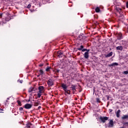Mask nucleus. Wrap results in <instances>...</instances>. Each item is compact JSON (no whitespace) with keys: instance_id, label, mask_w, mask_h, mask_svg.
I'll use <instances>...</instances> for the list:
<instances>
[{"instance_id":"f257e3e1","label":"nucleus","mask_w":128,"mask_h":128,"mask_svg":"<svg viewBox=\"0 0 128 128\" xmlns=\"http://www.w3.org/2000/svg\"><path fill=\"white\" fill-rule=\"evenodd\" d=\"M100 120L102 122H103V124H104V122H106V121L108 120V118L106 116H100Z\"/></svg>"},{"instance_id":"f03ea898","label":"nucleus","mask_w":128,"mask_h":128,"mask_svg":"<svg viewBox=\"0 0 128 128\" xmlns=\"http://www.w3.org/2000/svg\"><path fill=\"white\" fill-rule=\"evenodd\" d=\"M24 108H26V110H30V108H32V104H26L24 106Z\"/></svg>"},{"instance_id":"7ed1b4c3","label":"nucleus","mask_w":128,"mask_h":128,"mask_svg":"<svg viewBox=\"0 0 128 128\" xmlns=\"http://www.w3.org/2000/svg\"><path fill=\"white\" fill-rule=\"evenodd\" d=\"M48 84L50 86H54V80H52V79H50L48 81Z\"/></svg>"},{"instance_id":"20e7f679","label":"nucleus","mask_w":128,"mask_h":128,"mask_svg":"<svg viewBox=\"0 0 128 128\" xmlns=\"http://www.w3.org/2000/svg\"><path fill=\"white\" fill-rule=\"evenodd\" d=\"M28 92H32V94H34V92H36V90H34V87H30L28 90Z\"/></svg>"},{"instance_id":"39448f33","label":"nucleus","mask_w":128,"mask_h":128,"mask_svg":"<svg viewBox=\"0 0 128 128\" xmlns=\"http://www.w3.org/2000/svg\"><path fill=\"white\" fill-rule=\"evenodd\" d=\"M88 52H90V50H88V51L84 54V56L85 58H88V56H90L88 55Z\"/></svg>"},{"instance_id":"423d86ee","label":"nucleus","mask_w":128,"mask_h":128,"mask_svg":"<svg viewBox=\"0 0 128 128\" xmlns=\"http://www.w3.org/2000/svg\"><path fill=\"white\" fill-rule=\"evenodd\" d=\"M114 126V121L112 120H110L108 122V128H112Z\"/></svg>"},{"instance_id":"0eeeda50","label":"nucleus","mask_w":128,"mask_h":128,"mask_svg":"<svg viewBox=\"0 0 128 128\" xmlns=\"http://www.w3.org/2000/svg\"><path fill=\"white\" fill-rule=\"evenodd\" d=\"M44 86H40L38 87V90L39 92H40V94H42V92H44Z\"/></svg>"},{"instance_id":"6e6552de","label":"nucleus","mask_w":128,"mask_h":128,"mask_svg":"<svg viewBox=\"0 0 128 128\" xmlns=\"http://www.w3.org/2000/svg\"><path fill=\"white\" fill-rule=\"evenodd\" d=\"M76 86L74 85H72V86L70 87V88H72L73 94H74L76 92Z\"/></svg>"},{"instance_id":"1a4fd4ad","label":"nucleus","mask_w":128,"mask_h":128,"mask_svg":"<svg viewBox=\"0 0 128 128\" xmlns=\"http://www.w3.org/2000/svg\"><path fill=\"white\" fill-rule=\"evenodd\" d=\"M62 87L64 89V90H66V88H68V86L66 85V84H62Z\"/></svg>"},{"instance_id":"9d476101","label":"nucleus","mask_w":128,"mask_h":128,"mask_svg":"<svg viewBox=\"0 0 128 128\" xmlns=\"http://www.w3.org/2000/svg\"><path fill=\"white\" fill-rule=\"evenodd\" d=\"M120 110H118L116 112V116L118 118H120Z\"/></svg>"},{"instance_id":"9b49d317","label":"nucleus","mask_w":128,"mask_h":128,"mask_svg":"<svg viewBox=\"0 0 128 128\" xmlns=\"http://www.w3.org/2000/svg\"><path fill=\"white\" fill-rule=\"evenodd\" d=\"M117 36L118 40H122V34H118L117 35Z\"/></svg>"},{"instance_id":"f8f14e48","label":"nucleus","mask_w":128,"mask_h":128,"mask_svg":"<svg viewBox=\"0 0 128 128\" xmlns=\"http://www.w3.org/2000/svg\"><path fill=\"white\" fill-rule=\"evenodd\" d=\"M116 48L117 50H123L122 46H117Z\"/></svg>"},{"instance_id":"ddd939ff","label":"nucleus","mask_w":128,"mask_h":128,"mask_svg":"<svg viewBox=\"0 0 128 128\" xmlns=\"http://www.w3.org/2000/svg\"><path fill=\"white\" fill-rule=\"evenodd\" d=\"M26 126L27 128H32V125L30 122L27 124Z\"/></svg>"},{"instance_id":"4468645a","label":"nucleus","mask_w":128,"mask_h":128,"mask_svg":"<svg viewBox=\"0 0 128 128\" xmlns=\"http://www.w3.org/2000/svg\"><path fill=\"white\" fill-rule=\"evenodd\" d=\"M57 55L59 58H60V56L62 55V52L60 51H59L57 52Z\"/></svg>"},{"instance_id":"2eb2a0df","label":"nucleus","mask_w":128,"mask_h":128,"mask_svg":"<svg viewBox=\"0 0 128 128\" xmlns=\"http://www.w3.org/2000/svg\"><path fill=\"white\" fill-rule=\"evenodd\" d=\"M64 90L65 92H66V94H70V90L66 89V90Z\"/></svg>"},{"instance_id":"dca6fc26","label":"nucleus","mask_w":128,"mask_h":128,"mask_svg":"<svg viewBox=\"0 0 128 128\" xmlns=\"http://www.w3.org/2000/svg\"><path fill=\"white\" fill-rule=\"evenodd\" d=\"M112 56V52H110L106 55V58H110V56Z\"/></svg>"},{"instance_id":"f3484780","label":"nucleus","mask_w":128,"mask_h":128,"mask_svg":"<svg viewBox=\"0 0 128 128\" xmlns=\"http://www.w3.org/2000/svg\"><path fill=\"white\" fill-rule=\"evenodd\" d=\"M128 118V115H124V116L122 117V120H126Z\"/></svg>"},{"instance_id":"a211bd4d","label":"nucleus","mask_w":128,"mask_h":128,"mask_svg":"<svg viewBox=\"0 0 128 128\" xmlns=\"http://www.w3.org/2000/svg\"><path fill=\"white\" fill-rule=\"evenodd\" d=\"M95 10H96V12H100V8H98V7H97L95 9Z\"/></svg>"},{"instance_id":"6ab92c4d","label":"nucleus","mask_w":128,"mask_h":128,"mask_svg":"<svg viewBox=\"0 0 128 128\" xmlns=\"http://www.w3.org/2000/svg\"><path fill=\"white\" fill-rule=\"evenodd\" d=\"M82 48H84V46H81L80 48H78V50H82Z\"/></svg>"},{"instance_id":"aec40b11","label":"nucleus","mask_w":128,"mask_h":128,"mask_svg":"<svg viewBox=\"0 0 128 128\" xmlns=\"http://www.w3.org/2000/svg\"><path fill=\"white\" fill-rule=\"evenodd\" d=\"M52 68L50 66H48L47 68H46V72H50V70Z\"/></svg>"},{"instance_id":"412c9836","label":"nucleus","mask_w":128,"mask_h":128,"mask_svg":"<svg viewBox=\"0 0 128 128\" xmlns=\"http://www.w3.org/2000/svg\"><path fill=\"white\" fill-rule=\"evenodd\" d=\"M116 10H118V12H120V11L122 10V8H116Z\"/></svg>"},{"instance_id":"4be33fe9","label":"nucleus","mask_w":128,"mask_h":128,"mask_svg":"<svg viewBox=\"0 0 128 128\" xmlns=\"http://www.w3.org/2000/svg\"><path fill=\"white\" fill-rule=\"evenodd\" d=\"M39 72L40 75L44 74V71L42 70H40Z\"/></svg>"},{"instance_id":"5701e85b","label":"nucleus","mask_w":128,"mask_h":128,"mask_svg":"<svg viewBox=\"0 0 128 128\" xmlns=\"http://www.w3.org/2000/svg\"><path fill=\"white\" fill-rule=\"evenodd\" d=\"M38 98H40V96H42V93L38 92Z\"/></svg>"},{"instance_id":"b1692460","label":"nucleus","mask_w":128,"mask_h":128,"mask_svg":"<svg viewBox=\"0 0 128 128\" xmlns=\"http://www.w3.org/2000/svg\"><path fill=\"white\" fill-rule=\"evenodd\" d=\"M112 66H118V64L116 62H114L112 64Z\"/></svg>"},{"instance_id":"393cba45","label":"nucleus","mask_w":128,"mask_h":128,"mask_svg":"<svg viewBox=\"0 0 128 128\" xmlns=\"http://www.w3.org/2000/svg\"><path fill=\"white\" fill-rule=\"evenodd\" d=\"M38 104H40V103H38V102H36L34 103L35 106H38Z\"/></svg>"},{"instance_id":"a878e982","label":"nucleus","mask_w":128,"mask_h":128,"mask_svg":"<svg viewBox=\"0 0 128 128\" xmlns=\"http://www.w3.org/2000/svg\"><path fill=\"white\" fill-rule=\"evenodd\" d=\"M124 74H128V70L126 71H124Z\"/></svg>"},{"instance_id":"bb28decb","label":"nucleus","mask_w":128,"mask_h":128,"mask_svg":"<svg viewBox=\"0 0 128 128\" xmlns=\"http://www.w3.org/2000/svg\"><path fill=\"white\" fill-rule=\"evenodd\" d=\"M96 100L97 102H100V100L99 98H96Z\"/></svg>"},{"instance_id":"cd10ccee","label":"nucleus","mask_w":128,"mask_h":128,"mask_svg":"<svg viewBox=\"0 0 128 128\" xmlns=\"http://www.w3.org/2000/svg\"><path fill=\"white\" fill-rule=\"evenodd\" d=\"M18 104L20 106H22V104L20 102V101L18 100Z\"/></svg>"},{"instance_id":"c85d7f7f","label":"nucleus","mask_w":128,"mask_h":128,"mask_svg":"<svg viewBox=\"0 0 128 128\" xmlns=\"http://www.w3.org/2000/svg\"><path fill=\"white\" fill-rule=\"evenodd\" d=\"M88 50L86 48H84L82 50V52H88Z\"/></svg>"},{"instance_id":"c756f323","label":"nucleus","mask_w":128,"mask_h":128,"mask_svg":"<svg viewBox=\"0 0 128 128\" xmlns=\"http://www.w3.org/2000/svg\"><path fill=\"white\" fill-rule=\"evenodd\" d=\"M32 6L30 5V4H29L28 6H27V8H30V7Z\"/></svg>"},{"instance_id":"7c9ffc66","label":"nucleus","mask_w":128,"mask_h":128,"mask_svg":"<svg viewBox=\"0 0 128 128\" xmlns=\"http://www.w3.org/2000/svg\"><path fill=\"white\" fill-rule=\"evenodd\" d=\"M124 126H128V122L124 123Z\"/></svg>"},{"instance_id":"2f4dec72","label":"nucleus","mask_w":128,"mask_h":128,"mask_svg":"<svg viewBox=\"0 0 128 128\" xmlns=\"http://www.w3.org/2000/svg\"><path fill=\"white\" fill-rule=\"evenodd\" d=\"M20 110L22 111L24 110V108H22V107H20V108H19Z\"/></svg>"},{"instance_id":"473e14b6","label":"nucleus","mask_w":128,"mask_h":128,"mask_svg":"<svg viewBox=\"0 0 128 128\" xmlns=\"http://www.w3.org/2000/svg\"><path fill=\"white\" fill-rule=\"evenodd\" d=\"M109 112H112V109H109Z\"/></svg>"},{"instance_id":"72a5a7b5","label":"nucleus","mask_w":128,"mask_h":128,"mask_svg":"<svg viewBox=\"0 0 128 128\" xmlns=\"http://www.w3.org/2000/svg\"><path fill=\"white\" fill-rule=\"evenodd\" d=\"M126 5L127 8H128V1L127 2Z\"/></svg>"},{"instance_id":"f704fd0d","label":"nucleus","mask_w":128,"mask_h":128,"mask_svg":"<svg viewBox=\"0 0 128 128\" xmlns=\"http://www.w3.org/2000/svg\"><path fill=\"white\" fill-rule=\"evenodd\" d=\"M2 14H0V18H2Z\"/></svg>"},{"instance_id":"c9c22d12","label":"nucleus","mask_w":128,"mask_h":128,"mask_svg":"<svg viewBox=\"0 0 128 128\" xmlns=\"http://www.w3.org/2000/svg\"><path fill=\"white\" fill-rule=\"evenodd\" d=\"M39 66H44V64H40Z\"/></svg>"},{"instance_id":"e433bc0d","label":"nucleus","mask_w":128,"mask_h":128,"mask_svg":"<svg viewBox=\"0 0 128 128\" xmlns=\"http://www.w3.org/2000/svg\"><path fill=\"white\" fill-rule=\"evenodd\" d=\"M42 107L40 106H39L38 107V108L40 110V108Z\"/></svg>"},{"instance_id":"4c0bfd02","label":"nucleus","mask_w":128,"mask_h":128,"mask_svg":"<svg viewBox=\"0 0 128 128\" xmlns=\"http://www.w3.org/2000/svg\"><path fill=\"white\" fill-rule=\"evenodd\" d=\"M57 72H60V70H57Z\"/></svg>"},{"instance_id":"58836bf2","label":"nucleus","mask_w":128,"mask_h":128,"mask_svg":"<svg viewBox=\"0 0 128 128\" xmlns=\"http://www.w3.org/2000/svg\"><path fill=\"white\" fill-rule=\"evenodd\" d=\"M40 76V74H38V76H37L38 78Z\"/></svg>"},{"instance_id":"ea45409f","label":"nucleus","mask_w":128,"mask_h":128,"mask_svg":"<svg viewBox=\"0 0 128 128\" xmlns=\"http://www.w3.org/2000/svg\"><path fill=\"white\" fill-rule=\"evenodd\" d=\"M20 82L21 84H22V80H20Z\"/></svg>"},{"instance_id":"a19ab883","label":"nucleus","mask_w":128,"mask_h":128,"mask_svg":"<svg viewBox=\"0 0 128 128\" xmlns=\"http://www.w3.org/2000/svg\"><path fill=\"white\" fill-rule=\"evenodd\" d=\"M8 14H10L8 13L7 14V16H8Z\"/></svg>"},{"instance_id":"79ce46f5","label":"nucleus","mask_w":128,"mask_h":128,"mask_svg":"<svg viewBox=\"0 0 128 128\" xmlns=\"http://www.w3.org/2000/svg\"><path fill=\"white\" fill-rule=\"evenodd\" d=\"M6 102H8V100H6Z\"/></svg>"},{"instance_id":"37998d69","label":"nucleus","mask_w":128,"mask_h":128,"mask_svg":"<svg viewBox=\"0 0 128 128\" xmlns=\"http://www.w3.org/2000/svg\"><path fill=\"white\" fill-rule=\"evenodd\" d=\"M7 100H9V98H7Z\"/></svg>"},{"instance_id":"c03bdc74","label":"nucleus","mask_w":128,"mask_h":128,"mask_svg":"<svg viewBox=\"0 0 128 128\" xmlns=\"http://www.w3.org/2000/svg\"><path fill=\"white\" fill-rule=\"evenodd\" d=\"M0 110H2V109L0 108Z\"/></svg>"}]
</instances>
